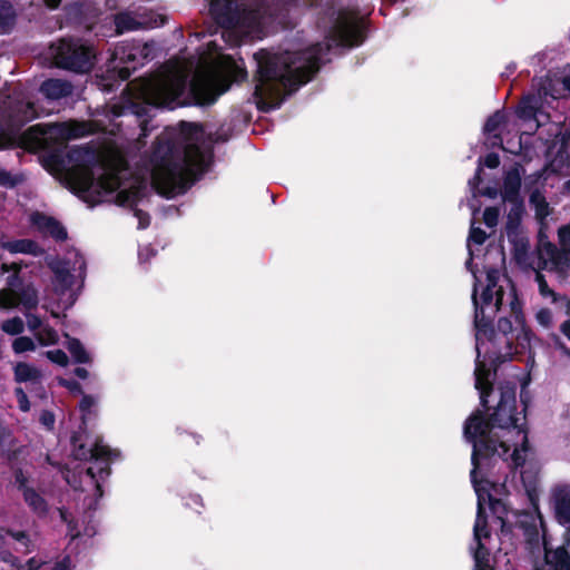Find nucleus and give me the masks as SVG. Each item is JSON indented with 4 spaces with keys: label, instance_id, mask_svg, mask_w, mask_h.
Instances as JSON below:
<instances>
[{
    "label": "nucleus",
    "instance_id": "39448f33",
    "mask_svg": "<svg viewBox=\"0 0 570 570\" xmlns=\"http://www.w3.org/2000/svg\"><path fill=\"white\" fill-rule=\"evenodd\" d=\"M70 441L75 459L90 461V465L85 470V474L95 485L96 498H102L104 489L101 483L111 474V450L99 440H96L94 444L88 446L82 441V433L80 432H75Z\"/></svg>",
    "mask_w": 570,
    "mask_h": 570
},
{
    "label": "nucleus",
    "instance_id": "4468645a",
    "mask_svg": "<svg viewBox=\"0 0 570 570\" xmlns=\"http://www.w3.org/2000/svg\"><path fill=\"white\" fill-rule=\"evenodd\" d=\"M140 56L139 47L134 45L121 43L115 47L111 62L114 63V69L118 70V76L121 80L129 79L132 71L142 65Z\"/></svg>",
    "mask_w": 570,
    "mask_h": 570
},
{
    "label": "nucleus",
    "instance_id": "bf43d9fd",
    "mask_svg": "<svg viewBox=\"0 0 570 570\" xmlns=\"http://www.w3.org/2000/svg\"><path fill=\"white\" fill-rule=\"evenodd\" d=\"M8 534L14 539L17 542L21 543L26 548L29 547L30 538L29 534L26 531L19 530V531H9Z\"/></svg>",
    "mask_w": 570,
    "mask_h": 570
},
{
    "label": "nucleus",
    "instance_id": "c756f323",
    "mask_svg": "<svg viewBox=\"0 0 570 570\" xmlns=\"http://www.w3.org/2000/svg\"><path fill=\"white\" fill-rule=\"evenodd\" d=\"M68 337L67 348L70 352L73 361L78 364H86L90 362V356L86 351L80 340L76 337Z\"/></svg>",
    "mask_w": 570,
    "mask_h": 570
},
{
    "label": "nucleus",
    "instance_id": "052dcab7",
    "mask_svg": "<svg viewBox=\"0 0 570 570\" xmlns=\"http://www.w3.org/2000/svg\"><path fill=\"white\" fill-rule=\"evenodd\" d=\"M483 165L490 169H495L500 165V157L497 153H489L483 160Z\"/></svg>",
    "mask_w": 570,
    "mask_h": 570
},
{
    "label": "nucleus",
    "instance_id": "20e7f679",
    "mask_svg": "<svg viewBox=\"0 0 570 570\" xmlns=\"http://www.w3.org/2000/svg\"><path fill=\"white\" fill-rule=\"evenodd\" d=\"M186 89L187 78L184 75L176 72L156 75L142 83L141 100H128L125 105H115L112 114L116 117L134 115L139 122L141 136L147 137L151 130L149 124L155 116L156 108L175 109L188 105L209 106L225 91H215L212 86L194 80L189 85L187 96L181 100Z\"/></svg>",
    "mask_w": 570,
    "mask_h": 570
},
{
    "label": "nucleus",
    "instance_id": "4d7b16f0",
    "mask_svg": "<svg viewBox=\"0 0 570 570\" xmlns=\"http://www.w3.org/2000/svg\"><path fill=\"white\" fill-rule=\"evenodd\" d=\"M497 330L504 336L509 335L513 331V324L510 317H500L497 323Z\"/></svg>",
    "mask_w": 570,
    "mask_h": 570
},
{
    "label": "nucleus",
    "instance_id": "c03bdc74",
    "mask_svg": "<svg viewBox=\"0 0 570 570\" xmlns=\"http://www.w3.org/2000/svg\"><path fill=\"white\" fill-rule=\"evenodd\" d=\"M46 356L52 363L58 364L60 366H66L69 362L68 355L60 348L47 351Z\"/></svg>",
    "mask_w": 570,
    "mask_h": 570
},
{
    "label": "nucleus",
    "instance_id": "aec40b11",
    "mask_svg": "<svg viewBox=\"0 0 570 570\" xmlns=\"http://www.w3.org/2000/svg\"><path fill=\"white\" fill-rule=\"evenodd\" d=\"M542 99L540 95L528 94L522 97L515 108V115L523 121L537 120V116L541 112Z\"/></svg>",
    "mask_w": 570,
    "mask_h": 570
},
{
    "label": "nucleus",
    "instance_id": "6e6d98bb",
    "mask_svg": "<svg viewBox=\"0 0 570 570\" xmlns=\"http://www.w3.org/2000/svg\"><path fill=\"white\" fill-rule=\"evenodd\" d=\"M43 333L46 335V338H43L42 336H38V341L41 345H52L58 342V334L53 328L47 327L43 330Z\"/></svg>",
    "mask_w": 570,
    "mask_h": 570
},
{
    "label": "nucleus",
    "instance_id": "cd10ccee",
    "mask_svg": "<svg viewBox=\"0 0 570 570\" xmlns=\"http://www.w3.org/2000/svg\"><path fill=\"white\" fill-rule=\"evenodd\" d=\"M535 281L538 283L539 293L543 297H551L553 304H558L559 301H564L567 304V315H570V298L566 295H561L553 289H551L544 278V276L541 273L535 274Z\"/></svg>",
    "mask_w": 570,
    "mask_h": 570
},
{
    "label": "nucleus",
    "instance_id": "6ab92c4d",
    "mask_svg": "<svg viewBox=\"0 0 570 570\" xmlns=\"http://www.w3.org/2000/svg\"><path fill=\"white\" fill-rule=\"evenodd\" d=\"M543 561L549 570H570V552L566 546L556 549L546 546Z\"/></svg>",
    "mask_w": 570,
    "mask_h": 570
},
{
    "label": "nucleus",
    "instance_id": "338daca9",
    "mask_svg": "<svg viewBox=\"0 0 570 570\" xmlns=\"http://www.w3.org/2000/svg\"><path fill=\"white\" fill-rule=\"evenodd\" d=\"M553 342L557 348H559L564 355L570 357V348L560 340L559 336H553Z\"/></svg>",
    "mask_w": 570,
    "mask_h": 570
},
{
    "label": "nucleus",
    "instance_id": "9b49d317",
    "mask_svg": "<svg viewBox=\"0 0 570 570\" xmlns=\"http://www.w3.org/2000/svg\"><path fill=\"white\" fill-rule=\"evenodd\" d=\"M333 35L341 46L355 47L365 39L364 21L357 11L342 9L333 26Z\"/></svg>",
    "mask_w": 570,
    "mask_h": 570
},
{
    "label": "nucleus",
    "instance_id": "2f4dec72",
    "mask_svg": "<svg viewBox=\"0 0 570 570\" xmlns=\"http://www.w3.org/2000/svg\"><path fill=\"white\" fill-rule=\"evenodd\" d=\"M47 232L56 242H65L68 238L66 227L55 217L47 219Z\"/></svg>",
    "mask_w": 570,
    "mask_h": 570
},
{
    "label": "nucleus",
    "instance_id": "f3484780",
    "mask_svg": "<svg viewBox=\"0 0 570 570\" xmlns=\"http://www.w3.org/2000/svg\"><path fill=\"white\" fill-rule=\"evenodd\" d=\"M521 174L518 165L509 169L503 177V185L500 191L504 203L522 200L521 196Z\"/></svg>",
    "mask_w": 570,
    "mask_h": 570
},
{
    "label": "nucleus",
    "instance_id": "79ce46f5",
    "mask_svg": "<svg viewBox=\"0 0 570 570\" xmlns=\"http://www.w3.org/2000/svg\"><path fill=\"white\" fill-rule=\"evenodd\" d=\"M21 183L18 176H12L11 173L0 166V186L13 188Z\"/></svg>",
    "mask_w": 570,
    "mask_h": 570
},
{
    "label": "nucleus",
    "instance_id": "0e129e2a",
    "mask_svg": "<svg viewBox=\"0 0 570 570\" xmlns=\"http://www.w3.org/2000/svg\"><path fill=\"white\" fill-rule=\"evenodd\" d=\"M491 537V530L489 528V524L484 525V529L482 528V531L476 533L473 532L474 541L476 542V546L480 543H483V539H489Z\"/></svg>",
    "mask_w": 570,
    "mask_h": 570
},
{
    "label": "nucleus",
    "instance_id": "37998d69",
    "mask_svg": "<svg viewBox=\"0 0 570 570\" xmlns=\"http://www.w3.org/2000/svg\"><path fill=\"white\" fill-rule=\"evenodd\" d=\"M13 478H14V485L21 494L26 491V489H31V487L28 485V476L24 474L23 470L21 468H17L13 471Z\"/></svg>",
    "mask_w": 570,
    "mask_h": 570
},
{
    "label": "nucleus",
    "instance_id": "49530a36",
    "mask_svg": "<svg viewBox=\"0 0 570 570\" xmlns=\"http://www.w3.org/2000/svg\"><path fill=\"white\" fill-rule=\"evenodd\" d=\"M535 320L541 326L550 328L552 326V312L543 307L537 312Z\"/></svg>",
    "mask_w": 570,
    "mask_h": 570
},
{
    "label": "nucleus",
    "instance_id": "680f3d73",
    "mask_svg": "<svg viewBox=\"0 0 570 570\" xmlns=\"http://www.w3.org/2000/svg\"><path fill=\"white\" fill-rule=\"evenodd\" d=\"M13 439L10 430L3 425L0 420V448H3L7 442L12 443Z\"/></svg>",
    "mask_w": 570,
    "mask_h": 570
},
{
    "label": "nucleus",
    "instance_id": "ddd939ff",
    "mask_svg": "<svg viewBox=\"0 0 570 570\" xmlns=\"http://www.w3.org/2000/svg\"><path fill=\"white\" fill-rule=\"evenodd\" d=\"M244 9L237 0H210L209 13L217 26L223 29H234L240 26Z\"/></svg>",
    "mask_w": 570,
    "mask_h": 570
},
{
    "label": "nucleus",
    "instance_id": "f8f14e48",
    "mask_svg": "<svg viewBox=\"0 0 570 570\" xmlns=\"http://www.w3.org/2000/svg\"><path fill=\"white\" fill-rule=\"evenodd\" d=\"M114 23L118 35L140 29H149L164 23L160 14L145 8L125 10L115 14Z\"/></svg>",
    "mask_w": 570,
    "mask_h": 570
},
{
    "label": "nucleus",
    "instance_id": "774afa93",
    "mask_svg": "<svg viewBox=\"0 0 570 570\" xmlns=\"http://www.w3.org/2000/svg\"><path fill=\"white\" fill-rule=\"evenodd\" d=\"M560 331L570 341V317L561 324Z\"/></svg>",
    "mask_w": 570,
    "mask_h": 570
},
{
    "label": "nucleus",
    "instance_id": "473e14b6",
    "mask_svg": "<svg viewBox=\"0 0 570 570\" xmlns=\"http://www.w3.org/2000/svg\"><path fill=\"white\" fill-rule=\"evenodd\" d=\"M522 433L524 434V436H523V441L521 443V450L515 448L513 450V452L510 454V460H511L510 465L513 469L522 468L525 463V456L521 453V451L527 452L529 450V441H528V436H527V431L522 432Z\"/></svg>",
    "mask_w": 570,
    "mask_h": 570
},
{
    "label": "nucleus",
    "instance_id": "4c0bfd02",
    "mask_svg": "<svg viewBox=\"0 0 570 570\" xmlns=\"http://www.w3.org/2000/svg\"><path fill=\"white\" fill-rule=\"evenodd\" d=\"M551 266L556 271H564L570 266V249L560 248L559 253L554 257Z\"/></svg>",
    "mask_w": 570,
    "mask_h": 570
},
{
    "label": "nucleus",
    "instance_id": "3c124183",
    "mask_svg": "<svg viewBox=\"0 0 570 570\" xmlns=\"http://www.w3.org/2000/svg\"><path fill=\"white\" fill-rule=\"evenodd\" d=\"M58 383L60 386L69 390L72 394H83L81 384L76 380L60 377Z\"/></svg>",
    "mask_w": 570,
    "mask_h": 570
},
{
    "label": "nucleus",
    "instance_id": "b1692460",
    "mask_svg": "<svg viewBox=\"0 0 570 570\" xmlns=\"http://www.w3.org/2000/svg\"><path fill=\"white\" fill-rule=\"evenodd\" d=\"M1 248L8 250L11 254H30V255H39L41 253V248L36 240L22 238L16 240H8L1 244Z\"/></svg>",
    "mask_w": 570,
    "mask_h": 570
},
{
    "label": "nucleus",
    "instance_id": "c9c22d12",
    "mask_svg": "<svg viewBox=\"0 0 570 570\" xmlns=\"http://www.w3.org/2000/svg\"><path fill=\"white\" fill-rule=\"evenodd\" d=\"M1 330L9 335H20L24 330V324L19 316H14L3 321Z\"/></svg>",
    "mask_w": 570,
    "mask_h": 570
},
{
    "label": "nucleus",
    "instance_id": "72a5a7b5",
    "mask_svg": "<svg viewBox=\"0 0 570 570\" xmlns=\"http://www.w3.org/2000/svg\"><path fill=\"white\" fill-rule=\"evenodd\" d=\"M473 559L474 568L492 567L490 564V550L484 546V543H480L475 547L473 552Z\"/></svg>",
    "mask_w": 570,
    "mask_h": 570
},
{
    "label": "nucleus",
    "instance_id": "de8ad7c7",
    "mask_svg": "<svg viewBox=\"0 0 570 570\" xmlns=\"http://www.w3.org/2000/svg\"><path fill=\"white\" fill-rule=\"evenodd\" d=\"M52 216H47L43 213L36 212L31 216V223L42 233L47 232V219H52Z\"/></svg>",
    "mask_w": 570,
    "mask_h": 570
},
{
    "label": "nucleus",
    "instance_id": "423d86ee",
    "mask_svg": "<svg viewBox=\"0 0 570 570\" xmlns=\"http://www.w3.org/2000/svg\"><path fill=\"white\" fill-rule=\"evenodd\" d=\"M503 287L495 291L491 288H483L480 299L478 298V281L474 283L472 291V302L474 306V327L476 330L475 338L479 342L480 336L483 335L489 341L495 337V328L493 320L501 309L504 298Z\"/></svg>",
    "mask_w": 570,
    "mask_h": 570
},
{
    "label": "nucleus",
    "instance_id": "ea45409f",
    "mask_svg": "<svg viewBox=\"0 0 570 570\" xmlns=\"http://www.w3.org/2000/svg\"><path fill=\"white\" fill-rule=\"evenodd\" d=\"M560 248H558L554 244L551 242H544L541 244L540 247V259L544 261V264L550 262V264L553 262L554 257L559 253Z\"/></svg>",
    "mask_w": 570,
    "mask_h": 570
},
{
    "label": "nucleus",
    "instance_id": "603ef678",
    "mask_svg": "<svg viewBox=\"0 0 570 570\" xmlns=\"http://www.w3.org/2000/svg\"><path fill=\"white\" fill-rule=\"evenodd\" d=\"M487 233L480 227H471L469 239L475 245H482L487 240Z\"/></svg>",
    "mask_w": 570,
    "mask_h": 570
},
{
    "label": "nucleus",
    "instance_id": "8fccbe9b",
    "mask_svg": "<svg viewBox=\"0 0 570 570\" xmlns=\"http://www.w3.org/2000/svg\"><path fill=\"white\" fill-rule=\"evenodd\" d=\"M184 505L199 513V508H204L203 498L199 494H189L184 498Z\"/></svg>",
    "mask_w": 570,
    "mask_h": 570
},
{
    "label": "nucleus",
    "instance_id": "4be33fe9",
    "mask_svg": "<svg viewBox=\"0 0 570 570\" xmlns=\"http://www.w3.org/2000/svg\"><path fill=\"white\" fill-rule=\"evenodd\" d=\"M510 209L507 214V222H505V234L508 238H512L515 236L517 232H519V228L521 226L522 217L525 214V205L524 199L522 200H514L509 202Z\"/></svg>",
    "mask_w": 570,
    "mask_h": 570
},
{
    "label": "nucleus",
    "instance_id": "a211bd4d",
    "mask_svg": "<svg viewBox=\"0 0 570 570\" xmlns=\"http://www.w3.org/2000/svg\"><path fill=\"white\" fill-rule=\"evenodd\" d=\"M49 268L53 273L52 283L57 292L65 294L73 285V275L70 272V264L63 259H57L49 263Z\"/></svg>",
    "mask_w": 570,
    "mask_h": 570
},
{
    "label": "nucleus",
    "instance_id": "09e8293b",
    "mask_svg": "<svg viewBox=\"0 0 570 570\" xmlns=\"http://www.w3.org/2000/svg\"><path fill=\"white\" fill-rule=\"evenodd\" d=\"M14 396L18 402V406L20 411L28 412L30 410V402L28 399L27 393L23 391L22 387H16L14 389Z\"/></svg>",
    "mask_w": 570,
    "mask_h": 570
},
{
    "label": "nucleus",
    "instance_id": "a19ab883",
    "mask_svg": "<svg viewBox=\"0 0 570 570\" xmlns=\"http://www.w3.org/2000/svg\"><path fill=\"white\" fill-rule=\"evenodd\" d=\"M499 215H500V210L498 207H494V206L487 207L483 212L484 224L490 228L495 227L499 222Z\"/></svg>",
    "mask_w": 570,
    "mask_h": 570
},
{
    "label": "nucleus",
    "instance_id": "2eb2a0df",
    "mask_svg": "<svg viewBox=\"0 0 570 570\" xmlns=\"http://www.w3.org/2000/svg\"><path fill=\"white\" fill-rule=\"evenodd\" d=\"M299 6H314V0H265L259 6L257 13L262 18H268L285 26L288 22L291 10Z\"/></svg>",
    "mask_w": 570,
    "mask_h": 570
},
{
    "label": "nucleus",
    "instance_id": "412c9836",
    "mask_svg": "<svg viewBox=\"0 0 570 570\" xmlns=\"http://www.w3.org/2000/svg\"><path fill=\"white\" fill-rule=\"evenodd\" d=\"M40 92L50 100H58L72 94V85L67 80L49 78L41 83Z\"/></svg>",
    "mask_w": 570,
    "mask_h": 570
},
{
    "label": "nucleus",
    "instance_id": "0eeeda50",
    "mask_svg": "<svg viewBox=\"0 0 570 570\" xmlns=\"http://www.w3.org/2000/svg\"><path fill=\"white\" fill-rule=\"evenodd\" d=\"M57 67L76 73L89 72L95 66V48L78 38H62L55 48Z\"/></svg>",
    "mask_w": 570,
    "mask_h": 570
},
{
    "label": "nucleus",
    "instance_id": "864d4df0",
    "mask_svg": "<svg viewBox=\"0 0 570 570\" xmlns=\"http://www.w3.org/2000/svg\"><path fill=\"white\" fill-rule=\"evenodd\" d=\"M558 236L561 248L570 249V224L561 226L558 230Z\"/></svg>",
    "mask_w": 570,
    "mask_h": 570
},
{
    "label": "nucleus",
    "instance_id": "7ed1b4c3",
    "mask_svg": "<svg viewBox=\"0 0 570 570\" xmlns=\"http://www.w3.org/2000/svg\"><path fill=\"white\" fill-rule=\"evenodd\" d=\"M180 134L158 136L151 145L153 186L166 198L185 194L204 166L202 148L193 142L202 132L200 124L180 121Z\"/></svg>",
    "mask_w": 570,
    "mask_h": 570
},
{
    "label": "nucleus",
    "instance_id": "e2e57ef3",
    "mask_svg": "<svg viewBox=\"0 0 570 570\" xmlns=\"http://www.w3.org/2000/svg\"><path fill=\"white\" fill-rule=\"evenodd\" d=\"M40 422L48 429H52L55 425V415L50 411H43L40 415Z\"/></svg>",
    "mask_w": 570,
    "mask_h": 570
},
{
    "label": "nucleus",
    "instance_id": "393cba45",
    "mask_svg": "<svg viewBox=\"0 0 570 570\" xmlns=\"http://www.w3.org/2000/svg\"><path fill=\"white\" fill-rule=\"evenodd\" d=\"M22 498H23L24 503L38 517L42 518L48 514V512H49L48 502L33 488L26 489V491L22 493Z\"/></svg>",
    "mask_w": 570,
    "mask_h": 570
},
{
    "label": "nucleus",
    "instance_id": "a18cd8bd",
    "mask_svg": "<svg viewBox=\"0 0 570 570\" xmlns=\"http://www.w3.org/2000/svg\"><path fill=\"white\" fill-rule=\"evenodd\" d=\"M59 127V135L66 139H72L80 136L79 126L78 125H70V124H60Z\"/></svg>",
    "mask_w": 570,
    "mask_h": 570
},
{
    "label": "nucleus",
    "instance_id": "dca6fc26",
    "mask_svg": "<svg viewBox=\"0 0 570 570\" xmlns=\"http://www.w3.org/2000/svg\"><path fill=\"white\" fill-rule=\"evenodd\" d=\"M147 187L144 184L132 185L129 188L120 189L116 195V204L119 206H127L134 210V214L139 219L141 228H146L149 220L145 224L144 217L148 215L141 209L137 208L139 202L146 196Z\"/></svg>",
    "mask_w": 570,
    "mask_h": 570
},
{
    "label": "nucleus",
    "instance_id": "f257e3e1",
    "mask_svg": "<svg viewBox=\"0 0 570 570\" xmlns=\"http://www.w3.org/2000/svg\"><path fill=\"white\" fill-rule=\"evenodd\" d=\"M475 360V389L480 393V405L483 410L473 412L464 423V436L473 444L472 453L479 451L478 461L483 462L484 465L490 466L493 461L501 459L508 462V454L510 445L501 441L499 436L493 433L494 428L502 430L515 429L518 432H525V424L519 423L520 414L525 419V411L528 407V397L521 392L520 399L523 407L518 411L517 405V385L513 382H500L498 385L499 400L493 409V412L487 416V412L491 409L489 405V397L493 394V384L490 381L491 368L485 364L484 360H480V350Z\"/></svg>",
    "mask_w": 570,
    "mask_h": 570
},
{
    "label": "nucleus",
    "instance_id": "c85d7f7f",
    "mask_svg": "<svg viewBox=\"0 0 570 570\" xmlns=\"http://www.w3.org/2000/svg\"><path fill=\"white\" fill-rule=\"evenodd\" d=\"M529 202L534 208L535 218L538 220L542 222L550 215V206L540 190H533L530 195Z\"/></svg>",
    "mask_w": 570,
    "mask_h": 570
},
{
    "label": "nucleus",
    "instance_id": "7c9ffc66",
    "mask_svg": "<svg viewBox=\"0 0 570 570\" xmlns=\"http://www.w3.org/2000/svg\"><path fill=\"white\" fill-rule=\"evenodd\" d=\"M16 13L9 1H0V32H8L14 24Z\"/></svg>",
    "mask_w": 570,
    "mask_h": 570
},
{
    "label": "nucleus",
    "instance_id": "69168bd1",
    "mask_svg": "<svg viewBox=\"0 0 570 570\" xmlns=\"http://www.w3.org/2000/svg\"><path fill=\"white\" fill-rule=\"evenodd\" d=\"M480 194L482 196H485V197H489L491 199H494L499 195V190H498L497 187L487 186V187H484V188H482L480 190Z\"/></svg>",
    "mask_w": 570,
    "mask_h": 570
},
{
    "label": "nucleus",
    "instance_id": "f03ea898",
    "mask_svg": "<svg viewBox=\"0 0 570 570\" xmlns=\"http://www.w3.org/2000/svg\"><path fill=\"white\" fill-rule=\"evenodd\" d=\"M330 46L315 43L305 50L269 53L261 50L254 55L257 61L254 97L263 112L281 108L286 96L307 83L320 71L322 56Z\"/></svg>",
    "mask_w": 570,
    "mask_h": 570
},
{
    "label": "nucleus",
    "instance_id": "bb28decb",
    "mask_svg": "<svg viewBox=\"0 0 570 570\" xmlns=\"http://www.w3.org/2000/svg\"><path fill=\"white\" fill-rule=\"evenodd\" d=\"M556 518L562 525L570 528V492H560L554 497Z\"/></svg>",
    "mask_w": 570,
    "mask_h": 570
},
{
    "label": "nucleus",
    "instance_id": "5701e85b",
    "mask_svg": "<svg viewBox=\"0 0 570 570\" xmlns=\"http://www.w3.org/2000/svg\"><path fill=\"white\" fill-rule=\"evenodd\" d=\"M507 122L508 116L503 109H500L490 115L483 126V132L489 136L492 135V138L495 139L493 145H498L501 148H503L502 137L500 134H497V131Z\"/></svg>",
    "mask_w": 570,
    "mask_h": 570
},
{
    "label": "nucleus",
    "instance_id": "a878e982",
    "mask_svg": "<svg viewBox=\"0 0 570 570\" xmlns=\"http://www.w3.org/2000/svg\"><path fill=\"white\" fill-rule=\"evenodd\" d=\"M14 381L17 383H38L42 377V373L36 366L26 362H18L13 367Z\"/></svg>",
    "mask_w": 570,
    "mask_h": 570
},
{
    "label": "nucleus",
    "instance_id": "9d476101",
    "mask_svg": "<svg viewBox=\"0 0 570 570\" xmlns=\"http://www.w3.org/2000/svg\"><path fill=\"white\" fill-rule=\"evenodd\" d=\"M478 454H479V451H475L474 453L471 454L472 470L470 472L471 483H472L474 491L476 493V497H478L476 517H475V522H474V527H473V532H476V533L481 532L482 528L484 529V525L488 524V515H487L485 508L483 504L485 495L489 499V505H490L492 513L498 514L501 511L502 514H505V512H507L505 505L502 502V500L494 498L490 493L488 488L482 487V483L483 482L488 483V481L478 478L479 470L481 469V465L483 464V462L478 461ZM489 484L491 487L493 485V483H490V482H489Z\"/></svg>",
    "mask_w": 570,
    "mask_h": 570
},
{
    "label": "nucleus",
    "instance_id": "1a4fd4ad",
    "mask_svg": "<svg viewBox=\"0 0 570 570\" xmlns=\"http://www.w3.org/2000/svg\"><path fill=\"white\" fill-rule=\"evenodd\" d=\"M39 294L33 283H26L18 274L7 278V287L0 289V308H14L22 306L26 311L38 307Z\"/></svg>",
    "mask_w": 570,
    "mask_h": 570
},
{
    "label": "nucleus",
    "instance_id": "6e6552de",
    "mask_svg": "<svg viewBox=\"0 0 570 570\" xmlns=\"http://www.w3.org/2000/svg\"><path fill=\"white\" fill-rule=\"evenodd\" d=\"M120 186L121 178L116 171H105L97 179L91 171H87L75 177L72 190L92 208L101 203L102 194H111Z\"/></svg>",
    "mask_w": 570,
    "mask_h": 570
},
{
    "label": "nucleus",
    "instance_id": "f704fd0d",
    "mask_svg": "<svg viewBox=\"0 0 570 570\" xmlns=\"http://www.w3.org/2000/svg\"><path fill=\"white\" fill-rule=\"evenodd\" d=\"M509 242L513 245V254L515 259H522L529 250V242L527 238L521 237L519 232H517L515 236L512 238H508Z\"/></svg>",
    "mask_w": 570,
    "mask_h": 570
},
{
    "label": "nucleus",
    "instance_id": "5fc2aeb1",
    "mask_svg": "<svg viewBox=\"0 0 570 570\" xmlns=\"http://www.w3.org/2000/svg\"><path fill=\"white\" fill-rule=\"evenodd\" d=\"M500 279L499 271L495 268H490L487 271V285L484 288L497 289L500 286L498 285Z\"/></svg>",
    "mask_w": 570,
    "mask_h": 570
},
{
    "label": "nucleus",
    "instance_id": "13d9d810",
    "mask_svg": "<svg viewBox=\"0 0 570 570\" xmlns=\"http://www.w3.org/2000/svg\"><path fill=\"white\" fill-rule=\"evenodd\" d=\"M20 453H21L20 449L8 448V449H2L0 455L8 463L12 464L13 462H16L18 460Z\"/></svg>",
    "mask_w": 570,
    "mask_h": 570
},
{
    "label": "nucleus",
    "instance_id": "58836bf2",
    "mask_svg": "<svg viewBox=\"0 0 570 570\" xmlns=\"http://www.w3.org/2000/svg\"><path fill=\"white\" fill-rule=\"evenodd\" d=\"M96 401L92 395L83 394L79 403V410L81 412V424L86 426L87 416L91 414V409Z\"/></svg>",
    "mask_w": 570,
    "mask_h": 570
},
{
    "label": "nucleus",
    "instance_id": "e433bc0d",
    "mask_svg": "<svg viewBox=\"0 0 570 570\" xmlns=\"http://www.w3.org/2000/svg\"><path fill=\"white\" fill-rule=\"evenodd\" d=\"M12 350L16 354L32 352L36 350V344L33 340L29 336H18L12 342Z\"/></svg>",
    "mask_w": 570,
    "mask_h": 570
}]
</instances>
